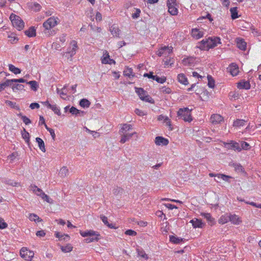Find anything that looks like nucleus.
I'll use <instances>...</instances> for the list:
<instances>
[{
    "mask_svg": "<svg viewBox=\"0 0 261 261\" xmlns=\"http://www.w3.org/2000/svg\"><path fill=\"white\" fill-rule=\"evenodd\" d=\"M220 43V39L219 37H215L214 38L209 37L199 42L198 47L202 50H208L209 49L216 46L218 44Z\"/></svg>",
    "mask_w": 261,
    "mask_h": 261,
    "instance_id": "1",
    "label": "nucleus"
},
{
    "mask_svg": "<svg viewBox=\"0 0 261 261\" xmlns=\"http://www.w3.org/2000/svg\"><path fill=\"white\" fill-rule=\"evenodd\" d=\"M30 189L37 196H40L42 199L49 203H53V200L49 197L44 193L42 190L35 185H31Z\"/></svg>",
    "mask_w": 261,
    "mask_h": 261,
    "instance_id": "2",
    "label": "nucleus"
},
{
    "mask_svg": "<svg viewBox=\"0 0 261 261\" xmlns=\"http://www.w3.org/2000/svg\"><path fill=\"white\" fill-rule=\"evenodd\" d=\"M58 18L57 17H50L44 22L43 27L45 29L44 32L45 34L48 33L49 31L51 29L54 28L58 24Z\"/></svg>",
    "mask_w": 261,
    "mask_h": 261,
    "instance_id": "3",
    "label": "nucleus"
},
{
    "mask_svg": "<svg viewBox=\"0 0 261 261\" xmlns=\"http://www.w3.org/2000/svg\"><path fill=\"white\" fill-rule=\"evenodd\" d=\"M10 19L13 27L16 28L18 30L20 31L23 29L24 23L19 16L12 13L10 16Z\"/></svg>",
    "mask_w": 261,
    "mask_h": 261,
    "instance_id": "4",
    "label": "nucleus"
},
{
    "mask_svg": "<svg viewBox=\"0 0 261 261\" xmlns=\"http://www.w3.org/2000/svg\"><path fill=\"white\" fill-rule=\"evenodd\" d=\"M178 117L182 118L185 121L190 122L191 118V111L187 108L180 109L177 112Z\"/></svg>",
    "mask_w": 261,
    "mask_h": 261,
    "instance_id": "5",
    "label": "nucleus"
},
{
    "mask_svg": "<svg viewBox=\"0 0 261 261\" xmlns=\"http://www.w3.org/2000/svg\"><path fill=\"white\" fill-rule=\"evenodd\" d=\"M136 92L139 95L140 98L145 101L153 103V99L148 94H146L145 91L141 88H136Z\"/></svg>",
    "mask_w": 261,
    "mask_h": 261,
    "instance_id": "6",
    "label": "nucleus"
},
{
    "mask_svg": "<svg viewBox=\"0 0 261 261\" xmlns=\"http://www.w3.org/2000/svg\"><path fill=\"white\" fill-rule=\"evenodd\" d=\"M77 48V42L75 40H72L70 43V46L67 48V54H69L70 57H72L76 54Z\"/></svg>",
    "mask_w": 261,
    "mask_h": 261,
    "instance_id": "7",
    "label": "nucleus"
},
{
    "mask_svg": "<svg viewBox=\"0 0 261 261\" xmlns=\"http://www.w3.org/2000/svg\"><path fill=\"white\" fill-rule=\"evenodd\" d=\"M20 256L27 260H31L33 257L34 253L28 250L26 248H22L20 250Z\"/></svg>",
    "mask_w": 261,
    "mask_h": 261,
    "instance_id": "8",
    "label": "nucleus"
},
{
    "mask_svg": "<svg viewBox=\"0 0 261 261\" xmlns=\"http://www.w3.org/2000/svg\"><path fill=\"white\" fill-rule=\"evenodd\" d=\"M224 147L228 149H232L238 151H241V148L238 143L231 141L230 143H224Z\"/></svg>",
    "mask_w": 261,
    "mask_h": 261,
    "instance_id": "9",
    "label": "nucleus"
},
{
    "mask_svg": "<svg viewBox=\"0 0 261 261\" xmlns=\"http://www.w3.org/2000/svg\"><path fill=\"white\" fill-rule=\"evenodd\" d=\"M172 49L173 47L171 46H164L159 49L157 53V55L159 57H161L164 55L167 56L172 52Z\"/></svg>",
    "mask_w": 261,
    "mask_h": 261,
    "instance_id": "10",
    "label": "nucleus"
},
{
    "mask_svg": "<svg viewBox=\"0 0 261 261\" xmlns=\"http://www.w3.org/2000/svg\"><path fill=\"white\" fill-rule=\"evenodd\" d=\"M101 63L102 64H110L114 63V60L110 58L109 53L107 51H103V56L101 59Z\"/></svg>",
    "mask_w": 261,
    "mask_h": 261,
    "instance_id": "11",
    "label": "nucleus"
},
{
    "mask_svg": "<svg viewBox=\"0 0 261 261\" xmlns=\"http://www.w3.org/2000/svg\"><path fill=\"white\" fill-rule=\"evenodd\" d=\"M223 121V118L219 114H213L211 117V122L214 124L220 123Z\"/></svg>",
    "mask_w": 261,
    "mask_h": 261,
    "instance_id": "12",
    "label": "nucleus"
},
{
    "mask_svg": "<svg viewBox=\"0 0 261 261\" xmlns=\"http://www.w3.org/2000/svg\"><path fill=\"white\" fill-rule=\"evenodd\" d=\"M229 221L234 225H239L242 222V220L236 214H229Z\"/></svg>",
    "mask_w": 261,
    "mask_h": 261,
    "instance_id": "13",
    "label": "nucleus"
},
{
    "mask_svg": "<svg viewBox=\"0 0 261 261\" xmlns=\"http://www.w3.org/2000/svg\"><path fill=\"white\" fill-rule=\"evenodd\" d=\"M191 35L194 38L198 39L203 36V32L199 29H193Z\"/></svg>",
    "mask_w": 261,
    "mask_h": 261,
    "instance_id": "14",
    "label": "nucleus"
},
{
    "mask_svg": "<svg viewBox=\"0 0 261 261\" xmlns=\"http://www.w3.org/2000/svg\"><path fill=\"white\" fill-rule=\"evenodd\" d=\"M155 144L158 145H167L169 141L162 137H156L155 140Z\"/></svg>",
    "mask_w": 261,
    "mask_h": 261,
    "instance_id": "15",
    "label": "nucleus"
},
{
    "mask_svg": "<svg viewBox=\"0 0 261 261\" xmlns=\"http://www.w3.org/2000/svg\"><path fill=\"white\" fill-rule=\"evenodd\" d=\"M229 70L232 76H236L239 72V68L235 63H232L229 67Z\"/></svg>",
    "mask_w": 261,
    "mask_h": 261,
    "instance_id": "16",
    "label": "nucleus"
},
{
    "mask_svg": "<svg viewBox=\"0 0 261 261\" xmlns=\"http://www.w3.org/2000/svg\"><path fill=\"white\" fill-rule=\"evenodd\" d=\"M237 45L239 48L242 50H245L246 48L247 43L244 39L242 38L237 39Z\"/></svg>",
    "mask_w": 261,
    "mask_h": 261,
    "instance_id": "17",
    "label": "nucleus"
},
{
    "mask_svg": "<svg viewBox=\"0 0 261 261\" xmlns=\"http://www.w3.org/2000/svg\"><path fill=\"white\" fill-rule=\"evenodd\" d=\"M121 127L119 132L120 134H127V132L132 128V126L130 124L126 123L121 124Z\"/></svg>",
    "mask_w": 261,
    "mask_h": 261,
    "instance_id": "18",
    "label": "nucleus"
},
{
    "mask_svg": "<svg viewBox=\"0 0 261 261\" xmlns=\"http://www.w3.org/2000/svg\"><path fill=\"white\" fill-rule=\"evenodd\" d=\"M190 223L192 224L194 228H202L204 225V223L198 219L191 220Z\"/></svg>",
    "mask_w": 261,
    "mask_h": 261,
    "instance_id": "19",
    "label": "nucleus"
},
{
    "mask_svg": "<svg viewBox=\"0 0 261 261\" xmlns=\"http://www.w3.org/2000/svg\"><path fill=\"white\" fill-rule=\"evenodd\" d=\"M158 120L159 121L164 120V122H165L166 125L170 127V129H172V128L171 127V122L167 116L160 115L159 116Z\"/></svg>",
    "mask_w": 261,
    "mask_h": 261,
    "instance_id": "20",
    "label": "nucleus"
},
{
    "mask_svg": "<svg viewBox=\"0 0 261 261\" xmlns=\"http://www.w3.org/2000/svg\"><path fill=\"white\" fill-rule=\"evenodd\" d=\"M238 88L239 89H249L250 88V83L248 81H241L238 84Z\"/></svg>",
    "mask_w": 261,
    "mask_h": 261,
    "instance_id": "21",
    "label": "nucleus"
},
{
    "mask_svg": "<svg viewBox=\"0 0 261 261\" xmlns=\"http://www.w3.org/2000/svg\"><path fill=\"white\" fill-rule=\"evenodd\" d=\"M134 134H135V133L130 134H120L121 135V138L120 139V142L121 143H124L125 142L129 140L133 137Z\"/></svg>",
    "mask_w": 261,
    "mask_h": 261,
    "instance_id": "22",
    "label": "nucleus"
},
{
    "mask_svg": "<svg viewBox=\"0 0 261 261\" xmlns=\"http://www.w3.org/2000/svg\"><path fill=\"white\" fill-rule=\"evenodd\" d=\"M69 112L72 114L76 116H83L85 114L84 112L79 110L74 107H72L69 109Z\"/></svg>",
    "mask_w": 261,
    "mask_h": 261,
    "instance_id": "23",
    "label": "nucleus"
},
{
    "mask_svg": "<svg viewBox=\"0 0 261 261\" xmlns=\"http://www.w3.org/2000/svg\"><path fill=\"white\" fill-rule=\"evenodd\" d=\"M25 34L29 37L36 36V30L34 27H30L28 30L25 31Z\"/></svg>",
    "mask_w": 261,
    "mask_h": 261,
    "instance_id": "24",
    "label": "nucleus"
},
{
    "mask_svg": "<svg viewBox=\"0 0 261 261\" xmlns=\"http://www.w3.org/2000/svg\"><path fill=\"white\" fill-rule=\"evenodd\" d=\"M229 221V214H226L221 216L218 220L220 224H224Z\"/></svg>",
    "mask_w": 261,
    "mask_h": 261,
    "instance_id": "25",
    "label": "nucleus"
},
{
    "mask_svg": "<svg viewBox=\"0 0 261 261\" xmlns=\"http://www.w3.org/2000/svg\"><path fill=\"white\" fill-rule=\"evenodd\" d=\"M178 81L179 83L186 85L188 84V81L185 74L180 73L177 76Z\"/></svg>",
    "mask_w": 261,
    "mask_h": 261,
    "instance_id": "26",
    "label": "nucleus"
},
{
    "mask_svg": "<svg viewBox=\"0 0 261 261\" xmlns=\"http://www.w3.org/2000/svg\"><path fill=\"white\" fill-rule=\"evenodd\" d=\"M81 235L83 237H93L96 236V232L93 230H88L86 231H80Z\"/></svg>",
    "mask_w": 261,
    "mask_h": 261,
    "instance_id": "27",
    "label": "nucleus"
},
{
    "mask_svg": "<svg viewBox=\"0 0 261 261\" xmlns=\"http://www.w3.org/2000/svg\"><path fill=\"white\" fill-rule=\"evenodd\" d=\"M36 140L38 144V146L40 149L44 152H45L46 150L45 148L44 142L43 140L40 138L37 137L36 138Z\"/></svg>",
    "mask_w": 261,
    "mask_h": 261,
    "instance_id": "28",
    "label": "nucleus"
},
{
    "mask_svg": "<svg viewBox=\"0 0 261 261\" xmlns=\"http://www.w3.org/2000/svg\"><path fill=\"white\" fill-rule=\"evenodd\" d=\"M203 216L206 220L210 223L211 225H213L215 223L214 219L212 217L211 215L209 213H202Z\"/></svg>",
    "mask_w": 261,
    "mask_h": 261,
    "instance_id": "29",
    "label": "nucleus"
},
{
    "mask_svg": "<svg viewBox=\"0 0 261 261\" xmlns=\"http://www.w3.org/2000/svg\"><path fill=\"white\" fill-rule=\"evenodd\" d=\"M175 5L172 4L171 6H167L168 12L172 15H176L178 13V9L175 7Z\"/></svg>",
    "mask_w": 261,
    "mask_h": 261,
    "instance_id": "30",
    "label": "nucleus"
},
{
    "mask_svg": "<svg viewBox=\"0 0 261 261\" xmlns=\"http://www.w3.org/2000/svg\"><path fill=\"white\" fill-rule=\"evenodd\" d=\"M59 175L61 177H65L68 175V170L66 167H63L60 169Z\"/></svg>",
    "mask_w": 261,
    "mask_h": 261,
    "instance_id": "31",
    "label": "nucleus"
},
{
    "mask_svg": "<svg viewBox=\"0 0 261 261\" xmlns=\"http://www.w3.org/2000/svg\"><path fill=\"white\" fill-rule=\"evenodd\" d=\"M8 66H9V69L11 72L14 73L15 74H17L20 73L21 70L19 68L16 67L15 66H14L12 64H9Z\"/></svg>",
    "mask_w": 261,
    "mask_h": 261,
    "instance_id": "32",
    "label": "nucleus"
},
{
    "mask_svg": "<svg viewBox=\"0 0 261 261\" xmlns=\"http://www.w3.org/2000/svg\"><path fill=\"white\" fill-rule=\"evenodd\" d=\"M21 135L23 139L29 144L30 142V134L27 132L25 128H23V131L21 132Z\"/></svg>",
    "mask_w": 261,
    "mask_h": 261,
    "instance_id": "33",
    "label": "nucleus"
},
{
    "mask_svg": "<svg viewBox=\"0 0 261 261\" xmlns=\"http://www.w3.org/2000/svg\"><path fill=\"white\" fill-rule=\"evenodd\" d=\"M60 248L63 252L67 253L71 251L73 247L71 244H67L65 246H61Z\"/></svg>",
    "mask_w": 261,
    "mask_h": 261,
    "instance_id": "34",
    "label": "nucleus"
},
{
    "mask_svg": "<svg viewBox=\"0 0 261 261\" xmlns=\"http://www.w3.org/2000/svg\"><path fill=\"white\" fill-rule=\"evenodd\" d=\"M231 12V16L232 19H235L239 17L237 11V7L231 8L230 9Z\"/></svg>",
    "mask_w": 261,
    "mask_h": 261,
    "instance_id": "35",
    "label": "nucleus"
},
{
    "mask_svg": "<svg viewBox=\"0 0 261 261\" xmlns=\"http://www.w3.org/2000/svg\"><path fill=\"white\" fill-rule=\"evenodd\" d=\"M55 236L57 238H59V240H61L62 239H63L64 240H67V239H68V240L69 239V236L68 234H62L59 232H56L55 233Z\"/></svg>",
    "mask_w": 261,
    "mask_h": 261,
    "instance_id": "36",
    "label": "nucleus"
},
{
    "mask_svg": "<svg viewBox=\"0 0 261 261\" xmlns=\"http://www.w3.org/2000/svg\"><path fill=\"white\" fill-rule=\"evenodd\" d=\"M27 84L30 85L31 89L33 91H36L38 88L37 82L35 81L28 82Z\"/></svg>",
    "mask_w": 261,
    "mask_h": 261,
    "instance_id": "37",
    "label": "nucleus"
},
{
    "mask_svg": "<svg viewBox=\"0 0 261 261\" xmlns=\"http://www.w3.org/2000/svg\"><path fill=\"white\" fill-rule=\"evenodd\" d=\"M80 105L82 107L88 108L90 105V102L88 99L83 98L80 100Z\"/></svg>",
    "mask_w": 261,
    "mask_h": 261,
    "instance_id": "38",
    "label": "nucleus"
},
{
    "mask_svg": "<svg viewBox=\"0 0 261 261\" xmlns=\"http://www.w3.org/2000/svg\"><path fill=\"white\" fill-rule=\"evenodd\" d=\"M100 218H101V220L102 221V222H103V223L105 225H107L109 228H114V225H113V224L112 223L110 224L109 223V222L108 221V218L107 217H106L105 216H101L100 217Z\"/></svg>",
    "mask_w": 261,
    "mask_h": 261,
    "instance_id": "39",
    "label": "nucleus"
},
{
    "mask_svg": "<svg viewBox=\"0 0 261 261\" xmlns=\"http://www.w3.org/2000/svg\"><path fill=\"white\" fill-rule=\"evenodd\" d=\"M246 121L243 119H237L233 122V126L237 127L243 126L245 125Z\"/></svg>",
    "mask_w": 261,
    "mask_h": 261,
    "instance_id": "40",
    "label": "nucleus"
},
{
    "mask_svg": "<svg viewBox=\"0 0 261 261\" xmlns=\"http://www.w3.org/2000/svg\"><path fill=\"white\" fill-rule=\"evenodd\" d=\"M48 109L52 110L54 113L58 115H61L60 109L59 107H58L56 105H51L50 107Z\"/></svg>",
    "mask_w": 261,
    "mask_h": 261,
    "instance_id": "41",
    "label": "nucleus"
},
{
    "mask_svg": "<svg viewBox=\"0 0 261 261\" xmlns=\"http://www.w3.org/2000/svg\"><path fill=\"white\" fill-rule=\"evenodd\" d=\"M24 86L23 85L17 83L14 84L12 85V89L14 91L15 90H22L24 89Z\"/></svg>",
    "mask_w": 261,
    "mask_h": 261,
    "instance_id": "42",
    "label": "nucleus"
},
{
    "mask_svg": "<svg viewBox=\"0 0 261 261\" xmlns=\"http://www.w3.org/2000/svg\"><path fill=\"white\" fill-rule=\"evenodd\" d=\"M6 103L12 108L16 110H19V107L16 104V102L10 100H7L6 101Z\"/></svg>",
    "mask_w": 261,
    "mask_h": 261,
    "instance_id": "43",
    "label": "nucleus"
},
{
    "mask_svg": "<svg viewBox=\"0 0 261 261\" xmlns=\"http://www.w3.org/2000/svg\"><path fill=\"white\" fill-rule=\"evenodd\" d=\"M29 219L31 221L41 222L42 219H40L37 215L34 214H30Z\"/></svg>",
    "mask_w": 261,
    "mask_h": 261,
    "instance_id": "44",
    "label": "nucleus"
},
{
    "mask_svg": "<svg viewBox=\"0 0 261 261\" xmlns=\"http://www.w3.org/2000/svg\"><path fill=\"white\" fill-rule=\"evenodd\" d=\"M170 241L174 244H179L182 241V239L173 236H170Z\"/></svg>",
    "mask_w": 261,
    "mask_h": 261,
    "instance_id": "45",
    "label": "nucleus"
},
{
    "mask_svg": "<svg viewBox=\"0 0 261 261\" xmlns=\"http://www.w3.org/2000/svg\"><path fill=\"white\" fill-rule=\"evenodd\" d=\"M123 74L125 76H128L129 77L134 76V75L133 74V69L131 68H126L124 71Z\"/></svg>",
    "mask_w": 261,
    "mask_h": 261,
    "instance_id": "46",
    "label": "nucleus"
},
{
    "mask_svg": "<svg viewBox=\"0 0 261 261\" xmlns=\"http://www.w3.org/2000/svg\"><path fill=\"white\" fill-rule=\"evenodd\" d=\"M67 85H65L63 88L61 90V92L59 93L61 97L65 99L66 98L64 97V96H66L67 95Z\"/></svg>",
    "mask_w": 261,
    "mask_h": 261,
    "instance_id": "47",
    "label": "nucleus"
},
{
    "mask_svg": "<svg viewBox=\"0 0 261 261\" xmlns=\"http://www.w3.org/2000/svg\"><path fill=\"white\" fill-rule=\"evenodd\" d=\"M208 79V86L210 88H214L215 86V81L212 78V77L210 75L207 76Z\"/></svg>",
    "mask_w": 261,
    "mask_h": 261,
    "instance_id": "48",
    "label": "nucleus"
},
{
    "mask_svg": "<svg viewBox=\"0 0 261 261\" xmlns=\"http://www.w3.org/2000/svg\"><path fill=\"white\" fill-rule=\"evenodd\" d=\"M137 251L138 255L141 256L142 257L145 258V259H147L148 258L147 254L145 253V251L143 250L137 249Z\"/></svg>",
    "mask_w": 261,
    "mask_h": 261,
    "instance_id": "49",
    "label": "nucleus"
},
{
    "mask_svg": "<svg viewBox=\"0 0 261 261\" xmlns=\"http://www.w3.org/2000/svg\"><path fill=\"white\" fill-rule=\"evenodd\" d=\"M240 143H241V150L244 149V150H247L250 148L249 144L248 143H247L245 141H241Z\"/></svg>",
    "mask_w": 261,
    "mask_h": 261,
    "instance_id": "50",
    "label": "nucleus"
},
{
    "mask_svg": "<svg viewBox=\"0 0 261 261\" xmlns=\"http://www.w3.org/2000/svg\"><path fill=\"white\" fill-rule=\"evenodd\" d=\"M182 62L185 65H191L193 63V59L190 58L184 59Z\"/></svg>",
    "mask_w": 261,
    "mask_h": 261,
    "instance_id": "51",
    "label": "nucleus"
},
{
    "mask_svg": "<svg viewBox=\"0 0 261 261\" xmlns=\"http://www.w3.org/2000/svg\"><path fill=\"white\" fill-rule=\"evenodd\" d=\"M154 80L156 81L158 83L163 84L164 82H165V81L166 80V78L165 76L160 77L155 75Z\"/></svg>",
    "mask_w": 261,
    "mask_h": 261,
    "instance_id": "52",
    "label": "nucleus"
},
{
    "mask_svg": "<svg viewBox=\"0 0 261 261\" xmlns=\"http://www.w3.org/2000/svg\"><path fill=\"white\" fill-rule=\"evenodd\" d=\"M13 83H14V79L12 80H7L5 82H4V84L6 87L9 86H12L13 85Z\"/></svg>",
    "mask_w": 261,
    "mask_h": 261,
    "instance_id": "53",
    "label": "nucleus"
},
{
    "mask_svg": "<svg viewBox=\"0 0 261 261\" xmlns=\"http://www.w3.org/2000/svg\"><path fill=\"white\" fill-rule=\"evenodd\" d=\"M41 8V6L40 4L34 3L32 6V9H34L35 11H39L40 10Z\"/></svg>",
    "mask_w": 261,
    "mask_h": 261,
    "instance_id": "54",
    "label": "nucleus"
},
{
    "mask_svg": "<svg viewBox=\"0 0 261 261\" xmlns=\"http://www.w3.org/2000/svg\"><path fill=\"white\" fill-rule=\"evenodd\" d=\"M219 177H220L222 179L226 181H228L229 179L231 178V177L223 174H219Z\"/></svg>",
    "mask_w": 261,
    "mask_h": 261,
    "instance_id": "55",
    "label": "nucleus"
},
{
    "mask_svg": "<svg viewBox=\"0 0 261 261\" xmlns=\"http://www.w3.org/2000/svg\"><path fill=\"white\" fill-rule=\"evenodd\" d=\"M141 13V11L139 9H137L136 10V12L132 14V17L134 19H137L140 16V14Z\"/></svg>",
    "mask_w": 261,
    "mask_h": 261,
    "instance_id": "56",
    "label": "nucleus"
},
{
    "mask_svg": "<svg viewBox=\"0 0 261 261\" xmlns=\"http://www.w3.org/2000/svg\"><path fill=\"white\" fill-rule=\"evenodd\" d=\"M17 155V152H13L8 156V158L10 160L11 162H12Z\"/></svg>",
    "mask_w": 261,
    "mask_h": 261,
    "instance_id": "57",
    "label": "nucleus"
},
{
    "mask_svg": "<svg viewBox=\"0 0 261 261\" xmlns=\"http://www.w3.org/2000/svg\"><path fill=\"white\" fill-rule=\"evenodd\" d=\"M125 234L128 236H135L137 234V232L132 229H128L125 231Z\"/></svg>",
    "mask_w": 261,
    "mask_h": 261,
    "instance_id": "58",
    "label": "nucleus"
},
{
    "mask_svg": "<svg viewBox=\"0 0 261 261\" xmlns=\"http://www.w3.org/2000/svg\"><path fill=\"white\" fill-rule=\"evenodd\" d=\"M5 182L7 185H11V186H14V187L16 186L18 184L17 182L14 181L13 180H12L11 179L6 180L5 181Z\"/></svg>",
    "mask_w": 261,
    "mask_h": 261,
    "instance_id": "59",
    "label": "nucleus"
},
{
    "mask_svg": "<svg viewBox=\"0 0 261 261\" xmlns=\"http://www.w3.org/2000/svg\"><path fill=\"white\" fill-rule=\"evenodd\" d=\"M21 119L23 121V122L26 124L28 125L29 124L31 123V121L29 118H28L25 116H21Z\"/></svg>",
    "mask_w": 261,
    "mask_h": 261,
    "instance_id": "60",
    "label": "nucleus"
},
{
    "mask_svg": "<svg viewBox=\"0 0 261 261\" xmlns=\"http://www.w3.org/2000/svg\"><path fill=\"white\" fill-rule=\"evenodd\" d=\"M161 91L166 94H169L171 92V90L168 87H163L161 88Z\"/></svg>",
    "mask_w": 261,
    "mask_h": 261,
    "instance_id": "61",
    "label": "nucleus"
},
{
    "mask_svg": "<svg viewBox=\"0 0 261 261\" xmlns=\"http://www.w3.org/2000/svg\"><path fill=\"white\" fill-rule=\"evenodd\" d=\"M144 76L148 77V78L152 79L154 80L155 75H153V73L152 72H149V73H145L144 74Z\"/></svg>",
    "mask_w": 261,
    "mask_h": 261,
    "instance_id": "62",
    "label": "nucleus"
},
{
    "mask_svg": "<svg viewBox=\"0 0 261 261\" xmlns=\"http://www.w3.org/2000/svg\"><path fill=\"white\" fill-rule=\"evenodd\" d=\"M30 107L31 108V109H38V108H39L40 106L38 103L34 102V103H32L30 105Z\"/></svg>",
    "mask_w": 261,
    "mask_h": 261,
    "instance_id": "63",
    "label": "nucleus"
},
{
    "mask_svg": "<svg viewBox=\"0 0 261 261\" xmlns=\"http://www.w3.org/2000/svg\"><path fill=\"white\" fill-rule=\"evenodd\" d=\"M246 203L247 204H250L255 207L261 208V204H257L254 202H246Z\"/></svg>",
    "mask_w": 261,
    "mask_h": 261,
    "instance_id": "64",
    "label": "nucleus"
}]
</instances>
